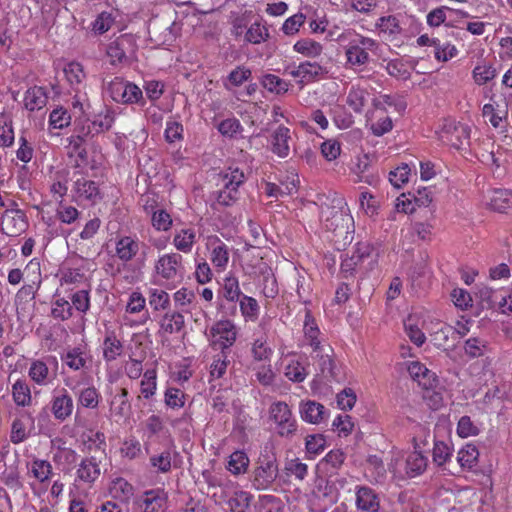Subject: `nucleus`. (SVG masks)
Instances as JSON below:
<instances>
[{"label":"nucleus","mask_w":512,"mask_h":512,"mask_svg":"<svg viewBox=\"0 0 512 512\" xmlns=\"http://www.w3.org/2000/svg\"><path fill=\"white\" fill-rule=\"evenodd\" d=\"M12 395L18 406H26L31 401L30 388L25 381L18 380L12 387Z\"/></svg>","instance_id":"473e14b6"},{"label":"nucleus","mask_w":512,"mask_h":512,"mask_svg":"<svg viewBox=\"0 0 512 512\" xmlns=\"http://www.w3.org/2000/svg\"><path fill=\"white\" fill-rule=\"evenodd\" d=\"M150 464L156 468L158 472L167 473L171 469V453L169 450H165L158 455L150 457Z\"/></svg>","instance_id":"864d4df0"},{"label":"nucleus","mask_w":512,"mask_h":512,"mask_svg":"<svg viewBox=\"0 0 512 512\" xmlns=\"http://www.w3.org/2000/svg\"><path fill=\"white\" fill-rule=\"evenodd\" d=\"M271 151L280 158H286L291 151V131L280 125L271 134Z\"/></svg>","instance_id":"9d476101"},{"label":"nucleus","mask_w":512,"mask_h":512,"mask_svg":"<svg viewBox=\"0 0 512 512\" xmlns=\"http://www.w3.org/2000/svg\"><path fill=\"white\" fill-rule=\"evenodd\" d=\"M427 464V457L418 451H414L406 458V474L411 478L416 477L426 470Z\"/></svg>","instance_id":"412c9836"},{"label":"nucleus","mask_w":512,"mask_h":512,"mask_svg":"<svg viewBox=\"0 0 512 512\" xmlns=\"http://www.w3.org/2000/svg\"><path fill=\"white\" fill-rule=\"evenodd\" d=\"M269 37L268 29L262 27L259 22L253 23L247 30L245 39L253 44H259L266 41Z\"/></svg>","instance_id":"c03bdc74"},{"label":"nucleus","mask_w":512,"mask_h":512,"mask_svg":"<svg viewBox=\"0 0 512 512\" xmlns=\"http://www.w3.org/2000/svg\"><path fill=\"white\" fill-rule=\"evenodd\" d=\"M491 209L503 213L512 205L510 193L507 190H495L490 198Z\"/></svg>","instance_id":"2f4dec72"},{"label":"nucleus","mask_w":512,"mask_h":512,"mask_svg":"<svg viewBox=\"0 0 512 512\" xmlns=\"http://www.w3.org/2000/svg\"><path fill=\"white\" fill-rule=\"evenodd\" d=\"M48 95L45 88L34 86L25 92L24 105L29 111L40 110L46 106Z\"/></svg>","instance_id":"dca6fc26"},{"label":"nucleus","mask_w":512,"mask_h":512,"mask_svg":"<svg viewBox=\"0 0 512 512\" xmlns=\"http://www.w3.org/2000/svg\"><path fill=\"white\" fill-rule=\"evenodd\" d=\"M496 77V69L491 65H478L473 70V78L478 85H484Z\"/></svg>","instance_id":"3c124183"},{"label":"nucleus","mask_w":512,"mask_h":512,"mask_svg":"<svg viewBox=\"0 0 512 512\" xmlns=\"http://www.w3.org/2000/svg\"><path fill=\"white\" fill-rule=\"evenodd\" d=\"M218 131L223 136L233 138L243 131V127L238 119L228 118L219 123Z\"/></svg>","instance_id":"49530a36"},{"label":"nucleus","mask_w":512,"mask_h":512,"mask_svg":"<svg viewBox=\"0 0 512 512\" xmlns=\"http://www.w3.org/2000/svg\"><path fill=\"white\" fill-rule=\"evenodd\" d=\"M71 122V115L68 113L66 109L58 108L54 109L50 113L49 124L54 129H63L69 126Z\"/></svg>","instance_id":"a18cd8bd"},{"label":"nucleus","mask_w":512,"mask_h":512,"mask_svg":"<svg viewBox=\"0 0 512 512\" xmlns=\"http://www.w3.org/2000/svg\"><path fill=\"white\" fill-rule=\"evenodd\" d=\"M49 370L47 365L42 361H35L29 369V376L37 384H44L47 379Z\"/></svg>","instance_id":"052dcab7"},{"label":"nucleus","mask_w":512,"mask_h":512,"mask_svg":"<svg viewBox=\"0 0 512 512\" xmlns=\"http://www.w3.org/2000/svg\"><path fill=\"white\" fill-rule=\"evenodd\" d=\"M128 390L126 388H119L118 392L114 395L111 401V410L115 415L123 417L131 410V405L128 400Z\"/></svg>","instance_id":"393cba45"},{"label":"nucleus","mask_w":512,"mask_h":512,"mask_svg":"<svg viewBox=\"0 0 512 512\" xmlns=\"http://www.w3.org/2000/svg\"><path fill=\"white\" fill-rule=\"evenodd\" d=\"M166 501V492L157 488L145 491L137 499V504L143 512H159L164 508Z\"/></svg>","instance_id":"1a4fd4ad"},{"label":"nucleus","mask_w":512,"mask_h":512,"mask_svg":"<svg viewBox=\"0 0 512 512\" xmlns=\"http://www.w3.org/2000/svg\"><path fill=\"white\" fill-rule=\"evenodd\" d=\"M286 377L294 382H302L308 375L305 367L300 362H292L285 368Z\"/></svg>","instance_id":"680f3d73"},{"label":"nucleus","mask_w":512,"mask_h":512,"mask_svg":"<svg viewBox=\"0 0 512 512\" xmlns=\"http://www.w3.org/2000/svg\"><path fill=\"white\" fill-rule=\"evenodd\" d=\"M74 402L66 389L61 394L53 397L51 401V412L54 418L60 422L67 420L73 413Z\"/></svg>","instance_id":"9b49d317"},{"label":"nucleus","mask_w":512,"mask_h":512,"mask_svg":"<svg viewBox=\"0 0 512 512\" xmlns=\"http://www.w3.org/2000/svg\"><path fill=\"white\" fill-rule=\"evenodd\" d=\"M313 359L317 361L319 371L316 378L325 379L329 382H341L344 380V374L341 367H339L333 358V349L327 345L326 351L322 354L313 355Z\"/></svg>","instance_id":"20e7f679"},{"label":"nucleus","mask_w":512,"mask_h":512,"mask_svg":"<svg viewBox=\"0 0 512 512\" xmlns=\"http://www.w3.org/2000/svg\"><path fill=\"white\" fill-rule=\"evenodd\" d=\"M486 342L480 338H469L465 341L464 351L470 358H477L484 354Z\"/></svg>","instance_id":"09e8293b"},{"label":"nucleus","mask_w":512,"mask_h":512,"mask_svg":"<svg viewBox=\"0 0 512 512\" xmlns=\"http://www.w3.org/2000/svg\"><path fill=\"white\" fill-rule=\"evenodd\" d=\"M479 457V451L473 444H467L459 452L457 461L462 468L472 469Z\"/></svg>","instance_id":"c85d7f7f"},{"label":"nucleus","mask_w":512,"mask_h":512,"mask_svg":"<svg viewBox=\"0 0 512 512\" xmlns=\"http://www.w3.org/2000/svg\"><path fill=\"white\" fill-rule=\"evenodd\" d=\"M183 258L178 253H169L162 255L155 263V271L165 280H174L182 277Z\"/></svg>","instance_id":"423d86ee"},{"label":"nucleus","mask_w":512,"mask_h":512,"mask_svg":"<svg viewBox=\"0 0 512 512\" xmlns=\"http://www.w3.org/2000/svg\"><path fill=\"white\" fill-rule=\"evenodd\" d=\"M114 112L109 109V108H106L105 109V113L102 114L100 113L91 123H92V127L97 134H100V133H103L105 131H108L110 130V128L112 127L113 123H114Z\"/></svg>","instance_id":"c9c22d12"},{"label":"nucleus","mask_w":512,"mask_h":512,"mask_svg":"<svg viewBox=\"0 0 512 512\" xmlns=\"http://www.w3.org/2000/svg\"><path fill=\"white\" fill-rule=\"evenodd\" d=\"M212 345L219 346L222 351L231 347L237 338L235 325L229 320L217 321L210 329Z\"/></svg>","instance_id":"39448f33"},{"label":"nucleus","mask_w":512,"mask_h":512,"mask_svg":"<svg viewBox=\"0 0 512 512\" xmlns=\"http://www.w3.org/2000/svg\"><path fill=\"white\" fill-rule=\"evenodd\" d=\"M212 246L211 261L217 268H225L229 260V252L226 244L218 237L210 239Z\"/></svg>","instance_id":"4be33fe9"},{"label":"nucleus","mask_w":512,"mask_h":512,"mask_svg":"<svg viewBox=\"0 0 512 512\" xmlns=\"http://www.w3.org/2000/svg\"><path fill=\"white\" fill-rule=\"evenodd\" d=\"M261 83L265 89L277 94L285 93L289 89L288 82L273 74L263 76Z\"/></svg>","instance_id":"58836bf2"},{"label":"nucleus","mask_w":512,"mask_h":512,"mask_svg":"<svg viewBox=\"0 0 512 512\" xmlns=\"http://www.w3.org/2000/svg\"><path fill=\"white\" fill-rule=\"evenodd\" d=\"M471 129L468 125L447 121L440 132V139L456 149H461L470 143Z\"/></svg>","instance_id":"7ed1b4c3"},{"label":"nucleus","mask_w":512,"mask_h":512,"mask_svg":"<svg viewBox=\"0 0 512 512\" xmlns=\"http://www.w3.org/2000/svg\"><path fill=\"white\" fill-rule=\"evenodd\" d=\"M123 343L117 337L115 331L106 330L103 340V358L106 362L116 360L123 353Z\"/></svg>","instance_id":"2eb2a0df"},{"label":"nucleus","mask_w":512,"mask_h":512,"mask_svg":"<svg viewBox=\"0 0 512 512\" xmlns=\"http://www.w3.org/2000/svg\"><path fill=\"white\" fill-rule=\"evenodd\" d=\"M433 462L437 466H443L452 457V448L443 441H435L433 447Z\"/></svg>","instance_id":"e433bc0d"},{"label":"nucleus","mask_w":512,"mask_h":512,"mask_svg":"<svg viewBox=\"0 0 512 512\" xmlns=\"http://www.w3.org/2000/svg\"><path fill=\"white\" fill-rule=\"evenodd\" d=\"M77 476L81 481L93 483L100 476L99 463L96 457L91 456L83 459L77 470Z\"/></svg>","instance_id":"a211bd4d"},{"label":"nucleus","mask_w":512,"mask_h":512,"mask_svg":"<svg viewBox=\"0 0 512 512\" xmlns=\"http://www.w3.org/2000/svg\"><path fill=\"white\" fill-rule=\"evenodd\" d=\"M347 60L352 65H363L369 59V54L365 48L358 45H352L346 50Z\"/></svg>","instance_id":"603ef678"},{"label":"nucleus","mask_w":512,"mask_h":512,"mask_svg":"<svg viewBox=\"0 0 512 512\" xmlns=\"http://www.w3.org/2000/svg\"><path fill=\"white\" fill-rule=\"evenodd\" d=\"M3 230L10 236L18 235L26 228L25 214L21 210H7L3 217Z\"/></svg>","instance_id":"ddd939ff"},{"label":"nucleus","mask_w":512,"mask_h":512,"mask_svg":"<svg viewBox=\"0 0 512 512\" xmlns=\"http://www.w3.org/2000/svg\"><path fill=\"white\" fill-rule=\"evenodd\" d=\"M156 387V370H146L145 373L143 374V379L141 380L140 383L141 395L145 399L151 398L155 394Z\"/></svg>","instance_id":"f704fd0d"},{"label":"nucleus","mask_w":512,"mask_h":512,"mask_svg":"<svg viewBox=\"0 0 512 512\" xmlns=\"http://www.w3.org/2000/svg\"><path fill=\"white\" fill-rule=\"evenodd\" d=\"M195 231L193 229H182L173 238V244L177 250L188 253L195 243Z\"/></svg>","instance_id":"bb28decb"},{"label":"nucleus","mask_w":512,"mask_h":512,"mask_svg":"<svg viewBox=\"0 0 512 512\" xmlns=\"http://www.w3.org/2000/svg\"><path fill=\"white\" fill-rule=\"evenodd\" d=\"M140 246L145 249H149L146 244L141 243L137 238H133L131 236H121L116 241V256L124 263L130 262L138 254Z\"/></svg>","instance_id":"6e6552de"},{"label":"nucleus","mask_w":512,"mask_h":512,"mask_svg":"<svg viewBox=\"0 0 512 512\" xmlns=\"http://www.w3.org/2000/svg\"><path fill=\"white\" fill-rule=\"evenodd\" d=\"M250 460L244 451H235L229 456L227 469L234 475L244 474L249 467Z\"/></svg>","instance_id":"b1692460"},{"label":"nucleus","mask_w":512,"mask_h":512,"mask_svg":"<svg viewBox=\"0 0 512 512\" xmlns=\"http://www.w3.org/2000/svg\"><path fill=\"white\" fill-rule=\"evenodd\" d=\"M227 355L225 351L221 350V353L214 357V360L210 366V374L213 378H221L227 369Z\"/></svg>","instance_id":"e2e57ef3"},{"label":"nucleus","mask_w":512,"mask_h":512,"mask_svg":"<svg viewBox=\"0 0 512 512\" xmlns=\"http://www.w3.org/2000/svg\"><path fill=\"white\" fill-rule=\"evenodd\" d=\"M220 295L227 301H238L242 297L238 279L234 276L226 277L222 284Z\"/></svg>","instance_id":"cd10ccee"},{"label":"nucleus","mask_w":512,"mask_h":512,"mask_svg":"<svg viewBox=\"0 0 512 512\" xmlns=\"http://www.w3.org/2000/svg\"><path fill=\"white\" fill-rule=\"evenodd\" d=\"M222 183L221 189L226 191H230V189H237L244 184L245 182V174L238 167L232 168L229 167L219 175Z\"/></svg>","instance_id":"6ab92c4d"},{"label":"nucleus","mask_w":512,"mask_h":512,"mask_svg":"<svg viewBox=\"0 0 512 512\" xmlns=\"http://www.w3.org/2000/svg\"><path fill=\"white\" fill-rule=\"evenodd\" d=\"M51 315L55 319L62 321L68 320L73 315L72 305L68 300L59 298L53 303Z\"/></svg>","instance_id":"a19ab883"},{"label":"nucleus","mask_w":512,"mask_h":512,"mask_svg":"<svg viewBox=\"0 0 512 512\" xmlns=\"http://www.w3.org/2000/svg\"><path fill=\"white\" fill-rule=\"evenodd\" d=\"M356 403V395L351 388H345L337 395V404L342 410H351Z\"/></svg>","instance_id":"774afa93"},{"label":"nucleus","mask_w":512,"mask_h":512,"mask_svg":"<svg viewBox=\"0 0 512 512\" xmlns=\"http://www.w3.org/2000/svg\"><path fill=\"white\" fill-rule=\"evenodd\" d=\"M270 416L277 425L281 437H292L297 429V422L292 417L289 406L284 402H277L270 407Z\"/></svg>","instance_id":"f03ea898"},{"label":"nucleus","mask_w":512,"mask_h":512,"mask_svg":"<svg viewBox=\"0 0 512 512\" xmlns=\"http://www.w3.org/2000/svg\"><path fill=\"white\" fill-rule=\"evenodd\" d=\"M278 476L279 464L275 448L271 443H266L261 448L250 473L251 485L256 490H267L277 480Z\"/></svg>","instance_id":"f257e3e1"},{"label":"nucleus","mask_w":512,"mask_h":512,"mask_svg":"<svg viewBox=\"0 0 512 512\" xmlns=\"http://www.w3.org/2000/svg\"><path fill=\"white\" fill-rule=\"evenodd\" d=\"M127 82L120 77H115L107 85V91L111 98L118 103L123 100V89H125Z\"/></svg>","instance_id":"0e129e2a"},{"label":"nucleus","mask_w":512,"mask_h":512,"mask_svg":"<svg viewBox=\"0 0 512 512\" xmlns=\"http://www.w3.org/2000/svg\"><path fill=\"white\" fill-rule=\"evenodd\" d=\"M457 433L460 437L466 438L477 435L479 429L473 424L469 416H462L458 422Z\"/></svg>","instance_id":"69168bd1"},{"label":"nucleus","mask_w":512,"mask_h":512,"mask_svg":"<svg viewBox=\"0 0 512 512\" xmlns=\"http://www.w3.org/2000/svg\"><path fill=\"white\" fill-rule=\"evenodd\" d=\"M184 316L180 312L168 311L160 321V327L169 334L179 333L184 328Z\"/></svg>","instance_id":"5701e85b"},{"label":"nucleus","mask_w":512,"mask_h":512,"mask_svg":"<svg viewBox=\"0 0 512 512\" xmlns=\"http://www.w3.org/2000/svg\"><path fill=\"white\" fill-rule=\"evenodd\" d=\"M410 168L407 164H402L395 170L390 171L389 181L395 188H401L403 184L408 182Z\"/></svg>","instance_id":"6e6d98bb"},{"label":"nucleus","mask_w":512,"mask_h":512,"mask_svg":"<svg viewBox=\"0 0 512 512\" xmlns=\"http://www.w3.org/2000/svg\"><path fill=\"white\" fill-rule=\"evenodd\" d=\"M214 198L215 202L213 203V206L217 208V206L221 207H229L235 204L239 197L240 192L237 189H230V191H226L224 189H220L216 192H214Z\"/></svg>","instance_id":"72a5a7b5"},{"label":"nucleus","mask_w":512,"mask_h":512,"mask_svg":"<svg viewBox=\"0 0 512 512\" xmlns=\"http://www.w3.org/2000/svg\"><path fill=\"white\" fill-rule=\"evenodd\" d=\"M64 74L71 86H79L85 78L83 67L78 62L68 63L64 68Z\"/></svg>","instance_id":"ea45409f"},{"label":"nucleus","mask_w":512,"mask_h":512,"mask_svg":"<svg viewBox=\"0 0 512 512\" xmlns=\"http://www.w3.org/2000/svg\"><path fill=\"white\" fill-rule=\"evenodd\" d=\"M32 473L36 479L44 482L52 474V466L48 461L36 459L32 463Z\"/></svg>","instance_id":"4d7b16f0"},{"label":"nucleus","mask_w":512,"mask_h":512,"mask_svg":"<svg viewBox=\"0 0 512 512\" xmlns=\"http://www.w3.org/2000/svg\"><path fill=\"white\" fill-rule=\"evenodd\" d=\"M72 308L79 312L86 313L90 309V297L87 290L76 291L71 296Z\"/></svg>","instance_id":"bf43d9fd"},{"label":"nucleus","mask_w":512,"mask_h":512,"mask_svg":"<svg viewBox=\"0 0 512 512\" xmlns=\"http://www.w3.org/2000/svg\"><path fill=\"white\" fill-rule=\"evenodd\" d=\"M301 418L311 424H319L325 418V407L313 400L302 401L299 406Z\"/></svg>","instance_id":"4468645a"},{"label":"nucleus","mask_w":512,"mask_h":512,"mask_svg":"<svg viewBox=\"0 0 512 512\" xmlns=\"http://www.w3.org/2000/svg\"><path fill=\"white\" fill-rule=\"evenodd\" d=\"M122 104H134L143 102L142 90L134 83L127 82L125 89H123Z\"/></svg>","instance_id":"8fccbe9b"},{"label":"nucleus","mask_w":512,"mask_h":512,"mask_svg":"<svg viewBox=\"0 0 512 512\" xmlns=\"http://www.w3.org/2000/svg\"><path fill=\"white\" fill-rule=\"evenodd\" d=\"M77 404L86 409H97L101 400V394L94 386H87L76 393Z\"/></svg>","instance_id":"aec40b11"},{"label":"nucleus","mask_w":512,"mask_h":512,"mask_svg":"<svg viewBox=\"0 0 512 512\" xmlns=\"http://www.w3.org/2000/svg\"><path fill=\"white\" fill-rule=\"evenodd\" d=\"M409 374L411 377L418 381V383H422L421 378H432L434 380L435 373L428 370L423 364L420 362H412L408 367Z\"/></svg>","instance_id":"338daca9"},{"label":"nucleus","mask_w":512,"mask_h":512,"mask_svg":"<svg viewBox=\"0 0 512 512\" xmlns=\"http://www.w3.org/2000/svg\"><path fill=\"white\" fill-rule=\"evenodd\" d=\"M326 230L333 232L336 236L345 235L348 238L349 229L353 226V218L346 211L332 209L324 220Z\"/></svg>","instance_id":"0eeeda50"},{"label":"nucleus","mask_w":512,"mask_h":512,"mask_svg":"<svg viewBox=\"0 0 512 512\" xmlns=\"http://www.w3.org/2000/svg\"><path fill=\"white\" fill-rule=\"evenodd\" d=\"M356 505L362 511L379 512V497L372 488L361 486L356 493Z\"/></svg>","instance_id":"f8f14e48"},{"label":"nucleus","mask_w":512,"mask_h":512,"mask_svg":"<svg viewBox=\"0 0 512 512\" xmlns=\"http://www.w3.org/2000/svg\"><path fill=\"white\" fill-rule=\"evenodd\" d=\"M456 334L455 329L452 326H443L439 330H437L433 334V340L437 347H443L446 349L447 347L454 346V344H449V339L454 337Z\"/></svg>","instance_id":"5fc2aeb1"},{"label":"nucleus","mask_w":512,"mask_h":512,"mask_svg":"<svg viewBox=\"0 0 512 512\" xmlns=\"http://www.w3.org/2000/svg\"><path fill=\"white\" fill-rule=\"evenodd\" d=\"M61 360L72 370L78 371L86 366V359L79 347L68 350L61 356Z\"/></svg>","instance_id":"c756f323"},{"label":"nucleus","mask_w":512,"mask_h":512,"mask_svg":"<svg viewBox=\"0 0 512 512\" xmlns=\"http://www.w3.org/2000/svg\"><path fill=\"white\" fill-rule=\"evenodd\" d=\"M125 42L126 40L121 37L108 45L106 52L107 56L110 58L111 64L115 65L117 63H121L123 59L126 58V53L124 50Z\"/></svg>","instance_id":"79ce46f5"},{"label":"nucleus","mask_w":512,"mask_h":512,"mask_svg":"<svg viewBox=\"0 0 512 512\" xmlns=\"http://www.w3.org/2000/svg\"><path fill=\"white\" fill-rule=\"evenodd\" d=\"M164 402L169 408L179 409L185 404V394L178 388H167L165 391Z\"/></svg>","instance_id":"37998d69"},{"label":"nucleus","mask_w":512,"mask_h":512,"mask_svg":"<svg viewBox=\"0 0 512 512\" xmlns=\"http://www.w3.org/2000/svg\"><path fill=\"white\" fill-rule=\"evenodd\" d=\"M301 69L302 80H299L300 84L313 82L327 73L326 68L316 62H303L301 63Z\"/></svg>","instance_id":"a878e982"},{"label":"nucleus","mask_w":512,"mask_h":512,"mask_svg":"<svg viewBox=\"0 0 512 512\" xmlns=\"http://www.w3.org/2000/svg\"><path fill=\"white\" fill-rule=\"evenodd\" d=\"M404 327L409 339L415 345L420 347L424 344L426 336L417 325L412 323L411 317L404 321Z\"/></svg>","instance_id":"13d9d810"},{"label":"nucleus","mask_w":512,"mask_h":512,"mask_svg":"<svg viewBox=\"0 0 512 512\" xmlns=\"http://www.w3.org/2000/svg\"><path fill=\"white\" fill-rule=\"evenodd\" d=\"M252 495L247 491H236L228 500V506L231 512H246L250 506Z\"/></svg>","instance_id":"7c9ffc66"},{"label":"nucleus","mask_w":512,"mask_h":512,"mask_svg":"<svg viewBox=\"0 0 512 512\" xmlns=\"http://www.w3.org/2000/svg\"><path fill=\"white\" fill-rule=\"evenodd\" d=\"M74 188L78 197L88 200L93 204L101 200L99 188L92 180L79 178L75 181Z\"/></svg>","instance_id":"f3484780"},{"label":"nucleus","mask_w":512,"mask_h":512,"mask_svg":"<svg viewBox=\"0 0 512 512\" xmlns=\"http://www.w3.org/2000/svg\"><path fill=\"white\" fill-rule=\"evenodd\" d=\"M151 221L153 227L158 231H168L172 226L170 214L163 209L153 211Z\"/></svg>","instance_id":"de8ad7c7"},{"label":"nucleus","mask_w":512,"mask_h":512,"mask_svg":"<svg viewBox=\"0 0 512 512\" xmlns=\"http://www.w3.org/2000/svg\"><path fill=\"white\" fill-rule=\"evenodd\" d=\"M294 49L307 57H316L322 52L321 44L311 39L297 41L294 45Z\"/></svg>","instance_id":"4c0bfd02"}]
</instances>
